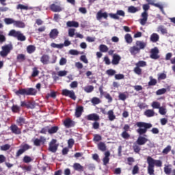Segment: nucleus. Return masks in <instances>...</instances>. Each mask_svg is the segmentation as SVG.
Listing matches in <instances>:
<instances>
[{
    "mask_svg": "<svg viewBox=\"0 0 175 175\" xmlns=\"http://www.w3.org/2000/svg\"><path fill=\"white\" fill-rule=\"evenodd\" d=\"M148 163V173L150 175H154V167L157 166V167H161L162 161L161 160H155L152 157L148 156L147 158Z\"/></svg>",
    "mask_w": 175,
    "mask_h": 175,
    "instance_id": "nucleus-1",
    "label": "nucleus"
},
{
    "mask_svg": "<svg viewBox=\"0 0 175 175\" xmlns=\"http://www.w3.org/2000/svg\"><path fill=\"white\" fill-rule=\"evenodd\" d=\"M147 47V42L144 41L137 40L135 42V45L130 47L129 52L131 55H136L137 54L140 53L141 50H144Z\"/></svg>",
    "mask_w": 175,
    "mask_h": 175,
    "instance_id": "nucleus-2",
    "label": "nucleus"
},
{
    "mask_svg": "<svg viewBox=\"0 0 175 175\" xmlns=\"http://www.w3.org/2000/svg\"><path fill=\"white\" fill-rule=\"evenodd\" d=\"M135 125L139 128L137 129V132L141 135H146V133H147V131L152 128V124L151 123L144 122H138L135 124Z\"/></svg>",
    "mask_w": 175,
    "mask_h": 175,
    "instance_id": "nucleus-3",
    "label": "nucleus"
},
{
    "mask_svg": "<svg viewBox=\"0 0 175 175\" xmlns=\"http://www.w3.org/2000/svg\"><path fill=\"white\" fill-rule=\"evenodd\" d=\"M8 36L16 38L17 40H19L20 42H25V40H27V37H25L21 31H16L15 29L10 30L8 33Z\"/></svg>",
    "mask_w": 175,
    "mask_h": 175,
    "instance_id": "nucleus-4",
    "label": "nucleus"
},
{
    "mask_svg": "<svg viewBox=\"0 0 175 175\" xmlns=\"http://www.w3.org/2000/svg\"><path fill=\"white\" fill-rule=\"evenodd\" d=\"M38 91L33 88L20 89L16 92V95L35 96Z\"/></svg>",
    "mask_w": 175,
    "mask_h": 175,
    "instance_id": "nucleus-5",
    "label": "nucleus"
},
{
    "mask_svg": "<svg viewBox=\"0 0 175 175\" xmlns=\"http://www.w3.org/2000/svg\"><path fill=\"white\" fill-rule=\"evenodd\" d=\"M13 50V44H8L3 45L1 46V51H0V55L2 58H6L9 54H10V51Z\"/></svg>",
    "mask_w": 175,
    "mask_h": 175,
    "instance_id": "nucleus-6",
    "label": "nucleus"
},
{
    "mask_svg": "<svg viewBox=\"0 0 175 175\" xmlns=\"http://www.w3.org/2000/svg\"><path fill=\"white\" fill-rule=\"evenodd\" d=\"M30 148H32L31 146H29L28 144H24L21 146V148L16 152V157L18 158L21 155H23L25 152V151H28V150H30Z\"/></svg>",
    "mask_w": 175,
    "mask_h": 175,
    "instance_id": "nucleus-7",
    "label": "nucleus"
},
{
    "mask_svg": "<svg viewBox=\"0 0 175 175\" xmlns=\"http://www.w3.org/2000/svg\"><path fill=\"white\" fill-rule=\"evenodd\" d=\"M131 129V126L129 124H124L123 126V132L121 133V137L125 140L131 139V135L128 133Z\"/></svg>",
    "mask_w": 175,
    "mask_h": 175,
    "instance_id": "nucleus-8",
    "label": "nucleus"
},
{
    "mask_svg": "<svg viewBox=\"0 0 175 175\" xmlns=\"http://www.w3.org/2000/svg\"><path fill=\"white\" fill-rule=\"evenodd\" d=\"M62 94L64 96H68L72 100H76V94H75V91L73 90H68V89H64L62 92Z\"/></svg>",
    "mask_w": 175,
    "mask_h": 175,
    "instance_id": "nucleus-9",
    "label": "nucleus"
},
{
    "mask_svg": "<svg viewBox=\"0 0 175 175\" xmlns=\"http://www.w3.org/2000/svg\"><path fill=\"white\" fill-rule=\"evenodd\" d=\"M36 107V104L34 101H21V107H26L27 109H35Z\"/></svg>",
    "mask_w": 175,
    "mask_h": 175,
    "instance_id": "nucleus-10",
    "label": "nucleus"
},
{
    "mask_svg": "<svg viewBox=\"0 0 175 175\" xmlns=\"http://www.w3.org/2000/svg\"><path fill=\"white\" fill-rule=\"evenodd\" d=\"M150 58L152 59H159V58H161L159 49H158L157 47H154L150 50Z\"/></svg>",
    "mask_w": 175,
    "mask_h": 175,
    "instance_id": "nucleus-11",
    "label": "nucleus"
},
{
    "mask_svg": "<svg viewBox=\"0 0 175 175\" xmlns=\"http://www.w3.org/2000/svg\"><path fill=\"white\" fill-rule=\"evenodd\" d=\"M57 139H52L49 143V150L51 152H57V150H58V145L56 144Z\"/></svg>",
    "mask_w": 175,
    "mask_h": 175,
    "instance_id": "nucleus-12",
    "label": "nucleus"
},
{
    "mask_svg": "<svg viewBox=\"0 0 175 175\" xmlns=\"http://www.w3.org/2000/svg\"><path fill=\"white\" fill-rule=\"evenodd\" d=\"M33 145L36 147H40L41 144H44L46 143V137L40 136V139L36 138L33 141Z\"/></svg>",
    "mask_w": 175,
    "mask_h": 175,
    "instance_id": "nucleus-13",
    "label": "nucleus"
},
{
    "mask_svg": "<svg viewBox=\"0 0 175 175\" xmlns=\"http://www.w3.org/2000/svg\"><path fill=\"white\" fill-rule=\"evenodd\" d=\"M10 129L14 135H21V129L18 128L17 124H11Z\"/></svg>",
    "mask_w": 175,
    "mask_h": 175,
    "instance_id": "nucleus-14",
    "label": "nucleus"
},
{
    "mask_svg": "<svg viewBox=\"0 0 175 175\" xmlns=\"http://www.w3.org/2000/svg\"><path fill=\"white\" fill-rule=\"evenodd\" d=\"M16 124L18 126L23 127L24 125H27L28 124V122L27 121V119L23 116H19L16 120Z\"/></svg>",
    "mask_w": 175,
    "mask_h": 175,
    "instance_id": "nucleus-15",
    "label": "nucleus"
},
{
    "mask_svg": "<svg viewBox=\"0 0 175 175\" xmlns=\"http://www.w3.org/2000/svg\"><path fill=\"white\" fill-rule=\"evenodd\" d=\"M85 119L88 120V121H99L100 118L99 115L96 113H90L85 117Z\"/></svg>",
    "mask_w": 175,
    "mask_h": 175,
    "instance_id": "nucleus-16",
    "label": "nucleus"
},
{
    "mask_svg": "<svg viewBox=\"0 0 175 175\" xmlns=\"http://www.w3.org/2000/svg\"><path fill=\"white\" fill-rule=\"evenodd\" d=\"M76 123L72 119L68 118L64 121V125L66 128H73Z\"/></svg>",
    "mask_w": 175,
    "mask_h": 175,
    "instance_id": "nucleus-17",
    "label": "nucleus"
},
{
    "mask_svg": "<svg viewBox=\"0 0 175 175\" xmlns=\"http://www.w3.org/2000/svg\"><path fill=\"white\" fill-rule=\"evenodd\" d=\"M141 16L142 18L139 20L141 25H146L147 21L148 20V13L147 12H144L142 13Z\"/></svg>",
    "mask_w": 175,
    "mask_h": 175,
    "instance_id": "nucleus-18",
    "label": "nucleus"
},
{
    "mask_svg": "<svg viewBox=\"0 0 175 175\" xmlns=\"http://www.w3.org/2000/svg\"><path fill=\"white\" fill-rule=\"evenodd\" d=\"M109 15L107 12H102V11H98L96 14V18L100 21L102 18H105V20H107Z\"/></svg>",
    "mask_w": 175,
    "mask_h": 175,
    "instance_id": "nucleus-19",
    "label": "nucleus"
},
{
    "mask_svg": "<svg viewBox=\"0 0 175 175\" xmlns=\"http://www.w3.org/2000/svg\"><path fill=\"white\" fill-rule=\"evenodd\" d=\"M120 61H121V56L118 54H113L112 56V65H118L120 64Z\"/></svg>",
    "mask_w": 175,
    "mask_h": 175,
    "instance_id": "nucleus-20",
    "label": "nucleus"
},
{
    "mask_svg": "<svg viewBox=\"0 0 175 175\" xmlns=\"http://www.w3.org/2000/svg\"><path fill=\"white\" fill-rule=\"evenodd\" d=\"M104 158L103 159V162L104 166H106V165L109 164V162H110V151L107 150L104 153Z\"/></svg>",
    "mask_w": 175,
    "mask_h": 175,
    "instance_id": "nucleus-21",
    "label": "nucleus"
},
{
    "mask_svg": "<svg viewBox=\"0 0 175 175\" xmlns=\"http://www.w3.org/2000/svg\"><path fill=\"white\" fill-rule=\"evenodd\" d=\"M148 142V139L146 138L145 137H142L139 136L137 141L136 143L138 144V146H144L146 143Z\"/></svg>",
    "mask_w": 175,
    "mask_h": 175,
    "instance_id": "nucleus-22",
    "label": "nucleus"
},
{
    "mask_svg": "<svg viewBox=\"0 0 175 175\" xmlns=\"http://www.w3.org/2000/svg\"><path fill=\"white\" fill-rule=\"evenodd\" d=\"M59 33V31H58V29H52L49 33L50 39H57Z\"/></svg>",
    "mask_w": 175,
    "mask_h": 175,
    "instance_id": "nucleus-23",
    "label": "nucleus"
},
{
    "mask_svg": "<svg viewBox=\"0 0 175 175\" xmlns=\"http://www.w3.org/2000/svg\"><path fill=\"white\" fill-rule=\"evenodd\" d=\"M50 61V57L49 55L44 54L41 57H40V62L43 64V65H47Z\"/></svg>",
    "mask_w": 175,
    "mask_h": 175,
    "instance_id": "nucleus-24",
    "label": "nucleus"
},
{
    "mask_svg": "<svg viewBox=\"0 0 175 175\" xmlns=\"http://www.w3.org/2000/svg\"><path fill=\"white\" fill-rule=\"evenodd\" d=\"M50 9L52 12H54L56 13L57 12H62V8H61V6L55 5V3H53L50 5Z\"/></svg>",
    "mask_w": 175,
    "mask_h": 175,
    "instance_id": "nucleus-25",
    "label": "nucleus"
},
{
    "mask_svg": "<svg viewBox=\"0 0 175 175\" xmlns=\"http://www.w3.org/2000/svg\"><path fill=\"white\" fill-rule=\"evenodd\" d=\"M83 110L84 108L83 107V106H79L77 107L75 110V116L77 117V118L81 117V114H83Z\"/></svg>",
    "mask_w": 175,
    "mask_h": 175,
    "instance_id": "nucleus-26",
    "label": "nucleus"
},
{
    "mask_svg": "<svg viewBox=\"0 0 175 175\" xmlns=\"http://www.w3.org/2000/svg\"><path fill=\"white\" fill-rule=\"evenodd\" d=\"M72 167L74 170H76L77 172H84V167L79 163H75Z\"/></svg>",
    "mask_w": 175,
    "mask_h": 175,
    "instance_id": "nucleus-27",
    "label": "nucleus"
},
{
    "mask_svg": "<svg viewBox=\"0 0 175 175\" xmlns=\"http://www.w3.org/2000/svg\"><path fill=\"white\" fill-rule=\"evenodd\" d=\"M14 27L16 28H25V23L21 21H14Z\"/></svg>",
    "mask_w": 175,
    "mask_h": 175,
    "instance_id": "nucleus-28",
    "label": "nucleus"
},
{
    "mask_svg": "<svg viewBox=\"0 0 175 175\" xmlns=\"http://www.w3.org/2000/svg\"><path fill=\"white\" fill-rule=\"evenodd\" d=\"M59 130V127H58V126H54L51 127L50 129L49 128L48 133H49V135H54V133H57Z\"/></svg>",
    "mask_w": 175,
    "mask_h": 175,
    "instance_id": "nucleus-29",
    "label": "nucleus"
},
{
    "mask_svg": "<svg viewBox=\"0 0 175 175\" xmlns=\"http://www.w3.org/2000/svg\"><path fill=\"white\" fill-rule=\"evenodd\" d=\"M107 116L109 121H114L116 120V115H114V111L113 109L107 111Z\"/></svg>",
    "mask_w": 175,
    "mask_h": 175,
    "instance_id": "nucleus-30",
    "label": "nucleus"
},
{
    "mask_svg": "<svg viewBox=\"0 0 175 175\" xmlns=\"http://www.w3.org/2000/svg\"><path fill=\"white\" fill-rule=\"evenodd\" d=\"M97 147H98V149L100 150V151H102L103 152L106 151L107 150V146H106V144H105V142H99L97 145Z\"/></svg>",
    "mask_w": 175,
    "mask_h": 175,
    "instance_id": "nucleus-31",
    "label": "nucleus"
},
{
    "mask_svg": "<svg viewBox=\"0 0 175 175\" xmlns=\"http://www.w3.org/2000/svg\"><path fill=\"white\" fill-rule=\"evenodd\" d=\"M144 114L148 118L154 117V116H155V112L154 111V109H147L144 111Z\"/></svg>",
    "mask_w": 175,
    "mask_h": 175,
    "instance_id": "nucleus-32",
    "label": "nucleus"
},
{
    "mask_svg": "<svg viewBox=\"0 0 175 175\" xmlns=\"http://www.w3.org/2000/svg\"><path fill=\"white\" fill-rule=\"evenodd\" d=\"M159 40V35H158L157 33H153L150 36V41L153 43H156V42H158Z\"/></svg>",
    "mask_w": 175,
    "mask_h": 175,
    "instance_id": "nucleus-33",
    "label": "nucleus"
},
{
    "mask_svg": "<svg viewBox=\"0 0 175 175\" xmlns=\"http://www.w3.org/2000/svg\"><path fill=\"white\" fill-rule=\"evenodd\" d=\"M66 25L69 27H74L75 28H79V23L76 21H68Z\"/></svg>",
    "mask_w": 175,
    "mask_h": 175,
    "instance_id": "nucleus-34",
    "label": "nucleus"
},
{
    "mask_svg": "<svg viewBox=\"0 0 175 175\" xmlns=\"http://www.w3.org/2000/svg\"><path fill=\"white\" fill-rule=\"evenodd\" d=\"M11 110L12 113H20V111H21V108L17 105H13L11 107Z\"/></svg>",
    "mask_w": 175,
    "mask_h": 175,
    "instance_id": "nucleus-35",
    "label": "nucleus"
},
{
    "mask_svg": "<svg viewBox=\"0 0 175 175\" xmlns=\"http://www.w3.org/2000/svg\"><path fill=\"white\" fill-rule=\"evenodd\" d=\"M124 39L129 44H131V43L133 42V38H132V36H131L129 33H126L124 36Z\"/></svg>",
    "mask_w": 175,
    "mask_h": 175,
    "instance_id": "nucleus-36",
    "label": "nucleus"
},
{
    "mask_svg": "<svg viewBox=\"0 0 175 175\" xmlns=\"http://www.w3.org/2000/svg\"><path fill=\"white\" fill-rule=\"evenodd\" d=\"M14 21L15 20L12 18H4V23L5 24H6V25H10L11 24H13V25H14Z\"/></svg>",
    "mask_w": 175,
    "mask_h": 175,
    "instance_id": "nucleus-37",
    "label": "nucleus"
},
{
    "mask_svg": "<svg viewBox=\"0 0 175 175\" xmlns=\"http://www.w3.org/2000/svg\"><path fill=\"white\" fill-rule=\"evenodd\" d=\"M149 79H150V81L148 83V85L149 87H151L152 85H157V79H154L152 76H150Z\"/></svg>",
    "mask_w": 175,
    "mask_h": 175,
    "instance_id": "nucleus-38",
    "label": "nucleus"
},
{
    "mask_svg": "<svg viewBox=\"0 0 175 175\" xmlns=\"http://www.w3.org/2000/svg\"><path fill=\"white\" fill-rule=\"evenodd\" d=\"M35 50H36V47L33 45H29L27 47V51L29 54H32V53H35Z\"/></svg>",
    "mask_w": 175,
    "mask_h": 175,
    "instance_id": "nucleus-39",
    "label": "nucleus"
},
{
    "mask_svg": "<svg viewBox=\"0 0 175 175\" xmlns=\"http://www.w3.org/2000/svg\"><path fill=\"white\" fill-rule=\"evenodd\" d=\"M139 9L138 8H136L133 5L129 6L128 8L129 13H136L137 12H139Z\"/></svg>",
    "mask_w": 175,
    "mask_h": 175,
    "instance_id": "nucleus-40",
    "label": "nucleus"
},
{
    "mask_svg": "<svg viewBox=\"0 0 175 175\" xmlns=\"http://www.w3.org/2000/svg\"><path fill=\"white\" fill-rule=\"evenodd\" d=\"M94 88L93 85H88L83 88V90L85 91V92H87V94H90L92 92V91H94Z\"/></svg>",
    "mask_w": 175,
    "mask_h": 175,
    "instance_id": "nucleus-41",
    "label": "nucleus"
},
{
    "mask_svg": "<svg viewBox=\"0 0 175 175\" xmlns=\"http://www.w3.org/2000/svg\"><path fill=\"white\" fill-rule=\"evenodd\" d=\"M172 165H165L164 167V173H165V174H170V173H172Z\"/></svg>",
    "mask_w": 175,
    "mask_h": 175,
    "instance_id": "nucleus-42",
    "label": "nucleus"
},
{
    "mask_svg": "<svg viewBox=\"0 0 175 175\" xmlns=\"http://www.w3.org/2000/svg\"><path fill=\"white\" fill-rule=\"evenodd\" d=\"M133 149L134 152H136V154H139L140 152V150H142V148H140V146H139V144H137V143H134L133 146Z\"/></svg>",
    "mask_w": 175,
    "mask_h": 175,
    "instance_id": "nucleus-43",
    "label": "nucleus"
},
{
    "mask_svg": "<svg viewBox=\"0 0 175 175\" xmlns=\"http://www.w3.org/2000/svg\"><path fill=\"white\" fill-rule=\"evenodd\" d=\"M91 102L94 106H96V105H99L102 101L98 97H93L91 99Z\"/></svg>",
    "mask_w": 175,
    "mask_h": 175,
    "instance_id": "nucleus-44",
    "label": "nucleus"
},
{
    "mask_svg": "<svg viewBox=\"0 0 175 175\" xmlns=\"http://www.w3.org/2000/svg\"><path fill=\"white\" fill-rule=\"evenodd\" d=\"M99 50L101 53H107V51H109V48L105 44H100L99 46Z\"/></svg>",
    "mask_w": 175,
    "mask_h": 175,
    "instance_id": "nucleus-45",
    "label": "nucleus"
},
{
    "mask_svg": "<svg viewBox=\"0 0 175 175\" xmlns=\"http://www.w3.org/2000/svg\"><path fill=\"white\" fill-rule=\"evenodd\" d=\"M135 66H138V68H144V66H147V62L140 60L135 64Z\"/></svg>",
    "mask_w": 175,
    "mask_h": 175,
    "instance_id": "nucleus-46",
    "label": "nucleus"
},
{
    "mask_svg": "<svg viewBox=\"0 0 175 175\" xmlns=\"http://www.w3.org/2000/svg\"><path fill=\"white\" fill-rule=\"evenodd\" d=\"M172 151V146L170 145L167 146L166 148H165L163 151L162 154H164V155H167L169 152Z\"/></svg>",
    "mask_w": 175,
    "mask_h": 175,
    "instance_id": "nucleus-47",
    "label": "nucleus"
},
{
    "mask_svg": "<svg viewBox=\"0 0 175 175\" xmlns=\"http://www.w3.org/2000/svg\"><path fill=\"white\" fill-rule=\"evenodd\" d=\"M100 140H102V136L100 135H94L93 142H94V143H98V142H100Z\"/></svg>",
    "mask_w": 175,
    "mask_h": 175,
    "instance_id": "nucleus-48",
    "label": "nucleus"
},
{
    "mask_svg": "<svg viewBox=\"0 0 175 175\" xmlns=\"http://www.w3.org/2000/svg\"><path fill=\"white\" fill-rule=\"evenodd\" d=\"M152 109H159L161 107V103L158 101H153L151 105Z\"/></svg>",
    "mask_w": 175,
    "mask_h": 175,
    "instance_id": "nucleus-49",
    "label": "nucleus"
},
{
    "mask_svg": "<svg viewBox=\"0 0 175 175\" xmlns=\"http://www.w3.org/2000/svg\"><path fill=\"white\" fill-rule=\"evenodd\" d=\"M51 47L53 49H63L64 44H55L54 42L51 44Z\"/></svg>",
    "mask_w": 175,
    "mask_h": 175,
    "instance_id": "nucleus-50",
    "label": "nucleus"
},
{
    "mask_svg": "<svg viewBox=\"0 0 175 175\" xmlns=\"http://www.w3.org/2000/svg\"><path fill=\"white\" fill-rule=\"evenodd\" d=\"M117 72L113 69H109L106 70V75L108 76H114Z\"/></svg>",
    "mask_w": 175,
    "mask_h": 175,
    "instance_id": "nucleus-51",
    "label": "nucleus"
},
{
    "mask_svg": "<svg viewBox=\"0 0 175 175\" xmlns=\"http://www.w3.org/2000/svg\"><path fill=\"white\" fill-rule=\"evenodd\" d=\"M133 72H134V73H135V75L140 76L142 75V68H140V67H138L137 66H136V67H135L133 69Z\"/></svg>",
    "mask_w": 175,
    "mask_h": 175,
    "instance_id": "nucleus-52",
    "label": "nucleus"
},
{
    "mask_svg": "<svg viewBox=\"0 0 175 175\" xmlns=\"http://www.w3.org/2000/svg\"><path fill=\"white\" fill-rule=\"evenodd\" d=\"M16 58H17L18 62H24V61L25 60V55H24V54H18L17 55Z\"/></svg>",
    "mask_w": 175,
    "mask_h": 175,
    "instance_id": "nucleus-53",
    "label": "nucleus"
},
{
    "mask_svg": "<svg viewBox=\"0 0 175 175\" xmlns=\"http://www.w3.org/2000/svg\"><path fill=\"white\" fill-rule=\"evenodd\" d=\"M158 31H160L163 35H165V33H167V29L165 28L163 25H160L158 27Z\"/></svg>",
    "mask_w": 175,
    "mask_h": 175,
    "instance_id": "nucleus-54",
    "label": "nucleus"
},
{
    "mask_svg": "<svg viewBox=\"0 0 175 175\" xmlns=\"http://www.w3.org/2000/svg\"><path fill=\"white\" fill-rule=\"evenodd\" d=\"M167 77V75L165 73H160V74H158V78H157V80L159 81H161V80H165Z\"/></svg>",
    "mask_w": 175,
    "mask_h": 175,
    "instance_id": "nucleus-55",
    "label": "nucleus"
},
{
    "mask_svg": "<svg viewBox=\"0 0 175 175\" xmlns=\"http://www.w3.org/2000/svg\"><path fill=\"white\" fill-rule=\"evenodd\" d=\"M37 76H39V71L38 70V68L34 67L33 68V72L31 74V77H37Z\"/></svg>",
    "mask_w": 175,
    "mask_h": 175,
    "instance_id": "nucleus-56",
    "label": "nucleus"
},
{
    "mask_svg": "<svg viewBox=\"0 0 175 175\" xmlns=\"http://www.w3.org/2000/svg\"><path fill=\"white\" fill-rule=\"evenodd\" d=\"M0 150H1V151H8V150H10V145L8 144L3 145L0 147Z\"/></svg>",
    "mask_w": 175,
    "mask_h": 175,
    "instance_id": "nucleus-57",
    "label": "nucleus"
},
{
    "mask_svg": "<svg viewBox=\"0 0 175 175\" xmlns=\"http://www.w3.org/2000/svg\"><path fill=\"white\" fill-rule=\"evenodd\" d=\"M159 113L161 116H165L167 113L166 108H165L163 107H160L159 109Z\"/></svg>",
    "mask_w": 175,
    "mask_h": 175,
    "instance_id": "nucleus-58",
    "label": "nucleus"
},
{
    "mask_svg": "<svg viewBox=\"0 0 175 175\" xmlns=\"http://www.w3.org/2000/svg\"><path fill=\"white\" fill-rule=\"evenodd\" d=\"M16 9H21V10H28V9H29V8H28V6L27 5H24L23 4H18L16 6Z\"/></svg>",
    "mask_w": 175,
    "mask_h": 175,
    "instance_id": "nucleus-59",
    "label": "nucleus"
},
{
    "mask_svg": "<svg viewBox=\"0 0 175 175\" xmlns=\"http://www.w3.org/2000/svg\"><path fill=\"white\" fill-rule=\"evenodd\" d=\"M23 162L25 163H29V162H32V159L31 157L26 155L23 157Z\"/></svg>",
    "mask_w": 175,
    "mask_h": 175,
    "instance_id": "nucleus-60",
    "label": "nucleus"
},
{
    "mask_svg": "<svg viewBox=\"0 0 175 175\" xmlns=\"http://www.w3.org/2000/svg\"><path fill=\"white\" fill-rule=\"evenodd\" d=\"M157 95H163V94H166V89L162 88L159 89L156 92Z\"/></svg>",
    "mask_w": 175,
    "mask_h": 175,
    "instance_id": "nucleus-61",
    "label": "nucleus"
},
{
    "mask_svg": "<svg viewBox=\"0 0 175 175\" xmlns=\"http://www.w3.org/2000/svg\"><path fill=\"white\" fill-rule=\"evenodd\" d=\"M80 61L84 64H88V59H87V56H85V55H81L80 57Z\"/></svg>",
    "mask_w": 175,
    "mask_h": 175,
    "instance_id": "nucleus-62",
    "label": "nucleus"
},
{
    "mask_svg": "<svg viewBox=\"0 0 175 175\" xmlns=\"http://www.w3.org/2000/svg\"><path fill=\"white\" fill-rule=\"evenodd\" d=\"M68 148H72V147H73V146L75 145V139L72 138L69 139L68 141Z\"/></svg>",
    "mask_w": 175,
    "mask_h": 175,
    "instance_id": "nucleus-63",
    "label": "nucleus"
},
{
    "mask_svg": "<svg viewBox=\"0 0 175 175\" xmlns=\"http://www.w3.org/2000/svg\"><path fill=\"white\" fill-rule=\"evenodd\" d=\"M138 173H139V166L136 165L133 168L132 174L135 175V174H137Z\"/></svg>",
    "mask_w": 175,
    "mask_h": 175,
    "instance_id": "nucleus-64",
    "label": "nucleus"
}]
</instances>
